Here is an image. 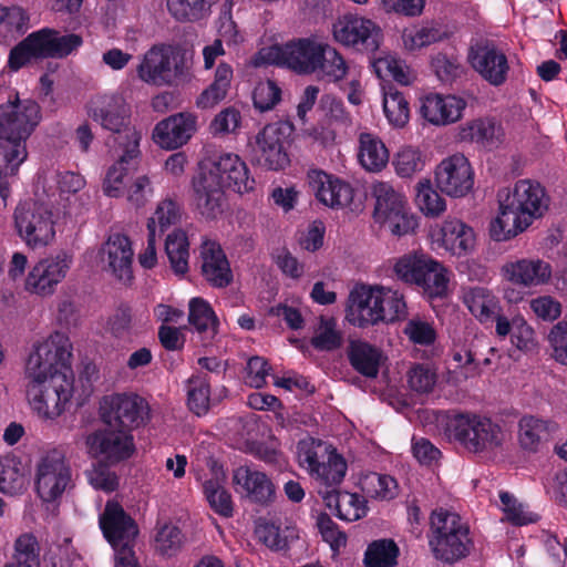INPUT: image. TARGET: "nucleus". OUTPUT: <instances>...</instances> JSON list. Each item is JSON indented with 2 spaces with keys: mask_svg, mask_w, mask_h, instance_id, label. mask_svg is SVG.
<instances>
[{
  "mask_svg": "<svg viewBox=\"0 0 567 567\" xmlns=\"http://www.w3.org/2000/svg\"><path fill=\"white\" fill-rule=\"evenodd\" d=\"M346 354L350 365L359 374L368 379H375L383 360L380 348L361 339H351L348 342Z\"/></svg>",
  "mask_w": 567,
  "mask_h": 567,
  "instance_id": "nucleus-25",
  "label": "nucleus"
},
{
  "mask_svg": "<svg viewBox=\"0 0 567 567\" xmlns=\"http://www.w3.org/2000/svg\"><path fill=\"white\" fill-rule=\"evenodd\" d=\"M71 483V468L61 451L48 452L37 466L35 488L44 502L60 497Z\"/></svg>",
  "mask_w": 567,
  "mask_h": 567,
  "instance_id": "nucleus-14",
  "label": "nucleus"
},
{
  "mask_svg": "<svg viewBox=\"0 0 567 567\" xmlns=\"http://www.w3.org/2000/svg\"><path fill=\"white\" fill-rule=\"evenodd\" d=\"M13 217L17 233L28 247L42 248L54 239L53 213L47 204L24 202L16 208Z\"/></svg>",
  "mask_w": 567,
  "mask_h": 567,
  "instance_id": "nucleus-9",
  "label": "nucleus"
},
{
  "mask_svg": "<svg viewBox=\"0 0 567 567\" xmlns=\"http://www.w3.org/2000/svg\"><path fill=\"white\" fill-rule=\"evenodd\" d=\"M468 534H433L429 545L437 560L454 564L470 553Z\"/></svg>",
  "mask_w": 567,
  "mask_h": 567,
  "instance_id": "nucleus-28",
  "label": "nucleus"
},
{
  "mask_svg": "<svg viewBox=\"0 0 567 567\" xmlns=\"http://www.w3.org/2000/svg\"><path fill=\"white\" fill-rule=\"evenodd\" d=\"M423 162L420 153L413 148H404L399 152L395 159V169L402 177H410L415 172L421 171Z\"/></svg>",
  "mask_w": 567,
  "mask_h": 567,
  "instance_id": "nucleus-60",
  "label": "nucleus"
},
{
  "mask_svg": "<svg viewBox=\"0 0 567 567\" xmlns=\"http://www.w3.org/2000/svg\"><path fill=\"white\" fill-rule=\"evenodd\" d=\"M188 322L198 333L213 339L218 332V319L207 301L194 298L189 302Z\"/></svg>",
  "mask_w": 567,
  "mask_h": 567,
  "instance_id": "nucleus-37",
  "label": "nucleus"
},
{
  "mask_svg": "<svg viewBox=\"0 0 567 567\" xmlns=\"http://www.w3.org/2000/svg\"><path fill=\"white\" fill-rule=\"evenodd\" d=\"M252 100L260 112L269 111L281 100V90L275 81L267 80L255 87Z\"/></svg>",
  "mask_w": 567,
  "mask_h": 567,
  "instance_id": "nucleus-54",
  "label": "nucleus"
},
{
  "mask_svg": "<svg viewBox=\"0 0 567 567\" xmlns=\"http://www.w3.org/2000/svg\"><path fill=\"white\" fill-rule=\"evenodd\" d=\"M90 483L96 488L105 492H113L118 486V478L107 464L99 462L87 473Z\"/></svg>",
  "mask_w": 567,
  "mask_h": 567,
  "instance_id": "nucleus-56",
  "label": "nucleus"
},
{
  "mask_svg": "<svg viewBox=\"0 0 567 567\" xmlns=\"http://www.w3.org/2000/svg\"><path fill=\"white\" fill-rule=\"evenodd\" d=\"M165 252L174 274L184 276L188 271L189 241L183 229H174L167 235Z\"/></svg>",
  "mask_w": 567,
  "mask_h": 567,
  "instance_id": "nucleus-32",
  "label": "nucleus"
},
{
  "mask_svg": "<svg viewBox=\"0 0 567 567\" xmlns=\"http://www.w3.org/2000/svg\"><path fill=\"white\" fill-rule=\"evenodd\" d=\"M442 241L453 255L467 254L475 244L474 231L461 220H446L442 227Z\"/></svg>",
  "mask_w": 567,
  "mask_h": 567,
  "instance_id": "nucleus-30",
  "label": "nucleus"
},
{
  "mask_svg": "<svg viewBox=\"0 0 567 567\" xmlns=\"http://www.w3.org/2000/svg\"><path fill=\"white\" fill-rule=\"evenodd\" d=\"M361 165L370 172H380L389 162V152L383 142L370 133H362L359 137Z\"/></svg>",
  "mask_w": 567,
  "mask_h": 567,
  "instance_id": "nucleus-31",
  "label": "nucleus"
},
{
  "mask_svg": "<svg viewBox=\"0 0 567 567\" xmlns=\"http://www.w3.org/2000/svg\"><path fill=\"white\" fill-rule=\"evenodd\" d=\"M436 187L451 197L467 195L474 185V174L468 159L454 154L443 159L435 169Z\"/></svg>",
  "mask_w": 567,
  "mask_h": 567,
  "instance_id": "nucleus-15",
  "label": "nucleus"
},
{
  "mask_svg": "<svg viewBox=\"0 0 567 567\" xmlns=\"http://www.w3.org/2000/svg\"><path fill=\"white\" fill-rule=\"evenodd\" d=\"M196 128L194 114L177 113L156 124L153 140L163 148L175 150L186 144Z\"/></svg>",
  "mask_w": 567,
  "mask_h": 567,
  "instance_id": "nucleus-18",
  "label": "nucleus"
},
{
  "mask_svg": "<svg viewBox=\"0 0 567 567\" xmlns=\"http://www.w3.org/2000/svg\"><path fill=\"white\" fill-rule=\"evenodd\" d=\"M188 399L189 410L196 415L206 414L209 410V384L203 377H193L188 381Z\"/></svg>",
  "mask_w": 567,
  "mask_h": 567,
  "instance_id": "nucleus-48",
  "label": "nucleus"
},
{
  "mask_svg": "<svg viewBox=\"0 0 567 567\" xmlns=\"http://www.w3.org/2000/svg\"><path fill=\"white\" fill-rule=\"evenodd\" d=\"M383 110L389 122L396 127H403L410 118L409 103L396 90L389 89L384 93Z\"/></svg>",
  "mask_w": 567,
  "mask_h": 567,
  "instance_id": "nucleus-44",
  "label": "nucleus"
},
{
  "mask_svg": "<svg viewBox=\"0 0 567 567\" xmlns=\"http://www.w3.org/2000/svg\"><path fill=\"white\" fill-rule=\"evenodd\" d=\"M404 333L412 342L421 346H430L436 339V331L432 324L420 319L410 320L404 328Z\"/></svg>",
  "mask_w": 567,
  "mask_h": 567,
  "instance_id": "nucleus-57",
  "label": "nucleus"
},
{
  "mask_svg": "<svg viewBox=\"0 0 567 567\" xmlns=\"http://www.w3.org/2000/svg\"><path fill=\"white\" fill-rule=\"evenodd\" d=\"M405 48L409 50L421 49L441 40V32L435 28H421L414 32H403Z\"/></svg>",
  "mask_w": 567,
  "mask_h": 567,
  "instance_id": "nucleus-59",
  "label": "nucleus"
},
{
  "mask_svg": "<svg viewBox=\"0 0 567 567\" xmlns=\"http://www.w3.org/2000/svg\"><path fill=\"white\" fill-rule=\"evenodd\" d=\"M382 224L388 225L391 233L396 236L406 235L413 231L417 226L414 216L409 214L406 205L402 207V212H395Z\"/></svg>",
  "mask_w": 567,
  "mask_h": 567,
  "instance_id": "nucleus-61",
  "label": "nucleus"
},
{
  "mask_svg": "<svg viewBox=\"0 0 567 567\" xmlns=\"http://www.w3.org/2000/svg\"><path fill=\"white\" fill-rule=\"evenodd\" d=\"M394 272L402 281L420 287L429 298H442L447 293L446 269L424 254H409L401 257Z\"/></svg>",
  "mask_w": 567,
  "mask_h": 567,
  "instance_id": "nucleus-8",
  "label": "nucleus"
},
{
  "mask_svg": "<svg viewBox=\"0 0 567 567\" xmlns=\"http://www.w3.org/2000/svg\"><path fill=\"white\" fill-rule=\"evenodd\" d=\"M219 0H167L171 14L179 21L195 22L205 19Z\"/></svg>",
  "mask_w": 567,
  "mask_h": 567,
  "instance_id": "nucleus-40",
  "label": "nucleus"
},
{
  "mask_svg": "<svg viewBox=\"0 0 567 567\" xmlns=\"http://www.w3.org/2000/svg\"><path fill=\"white\" fill-rule=\"evenodd\" d=\"M240 114L233 107L225 109L218 113L210 123V130L214 134L230 133L239 124Z\"/></svg>",
  "mask_w": 567,
  "mask_h": 567,
  "instance_id": "nucleus-63",
  "label": "nucleus"
},
{
  "mask_svg": "<svg viewBox=\"0 0 567 567\" xmlns=\"http://www.w3.org/2000/svg\"><path fill=\"white\" fill-rule=\"evenodd\" d=\"M430 524L432 532H470V525L457 513L443 507L432 512Z\"/></svg>",
  "mask_w": 567,
  "mask_h": 567,
  "instance_id": "nucleus-50",
  "label": "nucleus"
},
{
  "mask_svg": "<svg viewBox=\"0 0 567 567\" xmlns=\"http://www.w3.org/2000/svg\"><path fill=\"white\" fill-rule=\"evenodd\" d=\"M530 308L537 317L554 321L561 313V305L550 296H543L530 301Z\"/></svg>",
  "mask_w": 567,
  "mask_h": 567,
  "instance_id": "nucleus-62",
  "label": "nucleus"
},
{
  "mask_svg": "<svg viewBox=\"0 0 567 567\" xmlns=\"http://www.w3.org/2000/svg\"><path fill=\"white\" fill-rule=\"evenodd\" d=\"M100 527L102 532H138L136 522L120 503L113 501L105 504L100 516Z\"/></svg>",
  "mask_w": 567,
  "mask_h": 567,
  "instance_id": "nucleus-39",
  "label": "nucleus"
},
{
  "mask_svg": "<svg viewBox=\"0 0 567 567\" xmlns=\"http://www.w3.org/2000/svg\"><path fill=\"white\" fill-rule=\"evenodd\" d=\"M385 288L355 286L349 293L346 319L353 326L367 328L384 321Z\"/></svg>",
  "mask_w": 567,
  "mask_h": 567,
  "instance_id": "nucleus-13",
  "label": "nucleus"
},
{
  "mask_svg": "<svg viewBox=\"0 0 567 567\" xmlns=\"http://www.w3.org/2000/svg\"><path fill=\"white\" fill-rule=\"evenodd\" d=\"M436 373L424 363L414 364L408 372V382L411 390L417 393H430L434 389Z\"/></svg>",
  "mask_w": 567,
  "mask_h": 567,
  "instance_id": "nucleus-53",
  "label": "nucleus"
},
{
  "mask_svg": "<svg viewBox=\"0 0 567 567\" xmlns=\"http://www.w3.org/2000/svg\"><path fill=\"white\" fill-rule=\"evenodd\" d=\"M308 185L316 198L328 207L340 208L352 202L353 190L351 186L322 171H310L308 173Z\"/></svg>",
  "mask_w": 567,
  "mask_h": 567,
  "instance_id": "nucleus-21",
  "label": "nucleus"
},
{
  "mask_svg": "<svg viewBox=\"0 0 567 567\" xmlns=\"http://www.w3.org/2000/svg\"><path fill=\"white\" fill-rule=\"evenodd\" d=\"M202 274L214 287L224 288L233 281L229 262L220 246L214 241H206L202 246Z\"/></svg>",
  "mask_w": 567,
  "mask_h": 567,
  "instance_id": "nucleus-26",
  "label": "nucleus"
},
{
  "mask_svg": "<svg viewBox=\"0 0 567 567\" xmlns=\"http://www.w3.org/2000/svg\"><path fill=\"white\" fill-rule=\"evenodd\" d=\"M470 62L486 81L493 85H501L505 82L508 63L506 55L494 44H477L471 49Z\"/></svg>",
  "mask_w": 567,
  "mask_h": 567,
  "instance_id": "nucleus-23",
  "label": "nucleus"
},
{
  "mask_svg": "<svg viewBox=\"0 0 567 567\" xmlns=\"http://www.w3.org/2000/svg\"><path fill=\"white\" fill-rule=\"evenodd\" d=\"M497 200L499 214L489 225V235L496 241L514 238L549 208L545 188L529 179L518 181L513 188L499 189Z\"/></svg>",
  "mask_w": 567,
  "mask_h": 567,
  "instance_id": "nucleus-4",
  "label": "nucleus"
},
{
  "mask_svg": "<svg viewBox=\"0 0 567 567\" xmlns=\"http://www.w3.org/2000/svg\"><path fill=\"white\" fill-rule=\"evenodd\" d=\"M556 425L549 421L525 415L518 423V441L523 450L528 452H537L544 442L550 437V433Z\"/></svg>",
  "mask_w": 567,
  "mask_h": 567,
  "instance_id": "nucleus-29",
  "label": "nucleus"
},
{
  "mask_svg": "<svg viewBox=\"0 0 567 567\" xmlns=\"http://www.w3.org/2000/svg\"><path fill=\"white\" fill-rule=\"evenodd\" d=\"M375 197L374 218L383 223L395 212H402L406 205L404 197L388 183H378L373 186Z\"/></svg>",
  "mask_w": 567,
  "mask_h": 567,
  "instance_id": "nucleus-34",
  "label": "nucleus"
},
{
  "mask_svg": "<svg viewBox=\"0 0 567 567\" xmlns=\"http://www.w3.org/2000/svg\"><path fill=\"white\" fill-rule=\"evenodd\" d=\"M115 551L114 567H140L134 553L138 534H103Z\"/></svg>",
  "mask_w": 567,
  "mask_h": 567,
  "instance_id": "nucleus-42",
  "label": "nucleus"
},
{
  "mask_svg": "<svg viewBox=\"0 0 567 567\" xmlns=\"http://www.w3.org/2000/svg\"><path fill=\"white\" fill-rule=\"evenodd\" d=\"M316 65V74L319 79L328 82H338L342 80L347 72L348 65L339 52L329 44L321 45Z\"/></svg>",
  "mask_w": 567,
  "mask_h": 567,
  "instance_id": "nucleus-33",
  "label": "nucleus"
},
{
  "mask_svg": "<svg viewBox=\"0 0 567 567\" xmlns=\"http://www.w3.org/2000/svg\"><path fill=\"white\" fill-rule=\"evenodd\" d=\"M132 309L127 305H120L115 313L110 318L109 324L111 331L116 337H122L130 331L132 327Z\"/></svg>",
  "mask_w": 567,
  "mask_h": 567,
  "instance_id": "nucleus-64",
  "label": "nucleus"
},
{
  "mask_svg": "<svg viewBox=\"0 0 567 567\" xmlns=\"http://www.w3.org/2000/svg\"><path fill=\"white\" fill-rule=\"evenodd\" d=\"M466 102L455 95L430 94L421 105L422 116L432 124L446 125L458 121Z\"/></svg>",
  "mask_w": 567,
  "mask_h": 567,
  "instance_id": "nucleus-24",
  "label": "nucleus"
},
{
  "mask_svg": "<svg viewBox=\"0 0 567 567\" xmlns=\"http://www.w3.org/2000/svg\"><path fill=\"white\" fill-rule=\"evenodd\" d=\"M140 78L155 85H178L188 80L186 51L181 47L154 45L138 66Z\"/></svg>",
  "mask_w": 567,
  "mask_h": 567,
  "instance_id": "nucleus-7",
  "label": "nucleus"
},
{
  "mask_svg": "<svg viewBox=\"0 0 567 567\" xmlns=\"http://www.w3.org/2000/svg\"><path fill=\"white\" fill-rule=\"evenodd\" d=\"M18 567H40L39 543L34 534H20L14 544Z\"/></svg>",
  "mask_w": 567,
  "mask_h": 567,
  "instance_id": "nucleus-49",
  "label": "nucleus"
},
{
  "mask_svg": "<svg viewBox=\"0 0 567 567\" xmlns=\"http://www.w3.org/2000/svg\"><path fill=\"white\" fill-rule=\"evenodd\" d=\"M100 414L106 426L131 433L133 429L144 424L148 415V405L137 394H114L103 399Z\"/></svg>",
  "mask_w": 567,
  "mask_h": 567,
  "instance_id": "nucleus-11",
  "label": "nucleus"
},
{
  "mask_svg": "<svg viewBox=\"0 0 567 567\" xmlns=\"http://www.w3.org/2000/svg\"><path fill=\"white\" fill-rule=\"evenodd\" d=\"M446 431L468 452H491L502 446L504 432L487 417L457 413L449 417Z\"/></svg>",
  "mask_w": 567,
  "mask_h": 567,
  "instance_id": "nucleus-6",
  "label": "nucleus"
},
{
  "mask_svg": "<svg viewBox=\"0 0 567 567\" xmlns=\"http://www.w3.org/2000/svg\"><path fill=\"white\" fill-rule=\"evenodd\" d=\"M298 449L300 464H307L311 475L336 452L331 444L315 439L309 442H300Z\"/></svg>",
  "mask_w": 567,
  "mask_h": 567,
  "instance_id": "nucleus-41",
  "label": "nucleus"
},
{
  "mask_svg": "<svg viewBox=\"0 0 567 567\" xmlns=\"http://www.w3.org/2000/svg\"><path fill=\"white\" fill-rule=\"evenodd\" d=\"M90 116L113 134V144L121 150L118 159L109 168L104 179L106 195L117 197L124 178L138 168L141 133L132 125L131 107L121 94L103 95L92 101Z\"/></svg>",
  "mask_w": 567,
  "mask_h": 567,
  "instance_id": "nucleus-2",
  "label": "nucleus"
},
{
  "mask_svg": "<svg viewBox=\"0 0 567 567\" xmlns=\"http://www.w3.org/2000/svg\"><path fill=\"white\" fill-rule=\"evenodd\" d=\"M415 202L426 216L437 217L445 210V200L432 188L429 179L417 184Z\"/></svg>",
  "mask_w": 567,
  "mask_h": 567,
  "instance_id": "nucleus-47",
  "label": "nucleus"
},
{
  "mask_svg": "<svg viewBox=\"0 0 567 567\" xmlns=\"http://www.w3.org/2000/svg\"><path fill=\"white\" fill-rule=\"evenodd\" d=\"M333 34L337 41L367 52L373 53L380 47V28L361 17L346 14L333 25Z\"/></svg>",
  "mask_w": 567,
  "mask_h": 567,
  "instance_id": "nucleus-16",
  "label": "nucleus"
},
{
  "mask_svg": "<svg viewBox=\"0 0 567 567\" xmlns=\"http://www.w3.org/2000/svg\"><path fill=\"white\" fill-rule=\"evenodd\" d=\"M102 260L107 262L113 276L124 285L133 281V249L127 236L113 234L101 249Z\"/></svg>",
  "mask_w": 567,
  "mask_h": 567,
  "instance_id": "nucleus-19",
  "label": "nucleus"
},
{
  "mask_svg": "<svg viewBox=\"0 0 567 567\" xmlns=\"http://www.w3.org/2000/svg\"><path fill=\"white\" fill-rule=\"evenodd\" d=\"M342 344V336L336 329L333 318L320 317V323L311 339V346L320 351H333Z\"/></svg>",
  "mask_w": 567,
  "mask_h": 567,
  "instance_id": "nucleus-45",
  "label": "nucleus"
},
{
  "mask_svg": "<svg viewBox=\"0 0 567 567\" xmlns=\"http://www.w3.org/2000/svg\"><path fill=\"white\" fill-rule=\"evenodd\" d=\"M465 301L472 315L484 322L496 315L495 298L484 288H475L466 296Z\"/></svg>",
  "mask_w": 567,
  "mask_h": 567,
  "instance_id": "nucleus-46",
  "label": "nucleus"
},
{
  "mask_svg": "<svg viewBox=\"0 0 567 567\" xmlns=\"http://www.w3.org/2000/svg\"><path fill=\"white\" fill-rule=\"evenodd\" d=\"M548 339L553 347L551 357L557 362L567 365V320L556 323L551 328Z\"/></svg>",
  "mask_w": 567,
  "mask_h": 567,
  "instance_id": "nucleus-58",
  "label": "nucleus"
},
{
  "mask_svg": "<svg viewBox=\"0 0 567 567\" xmlns=\"http://www.w3.org/2000/svg\"><path fill=\"white\" fill-rule=\"evenodd\" d=\"M86 445L95 454L103 455L109 462L117 463L128 458L134 452L133 436L122 429L106 426L86 437Z\"/></svg>",
  "mask_w": 567,
  "mask_h": 567,
  "instance_id": "nucleus-17",
  "label": "nucleus"
},
{
  "mask_svg": "<svg viewBox=\"0 0 567 567\" xmlns=\"http://www.w3.org/2000/svg\"><path fill=\"white\" fill-rule=\"evenodd\" d=\"M233 483L241 487L243 495L252 504L267 507L277 498L272 481L264 472L251 471L248 466L234 471Z\"/></svg>",
  "mask_w": 567,
  "mask_h": 567,
  "instance_id": "nucleus-22",
  "label": "nucleus"
},
{
  "mask_svg": "<svg viewBox=\"0 0 567 567\" xmlns=\"http://www.w3.org/2000/svg\"><path fill=\"white\" fill-rule=\"evenodd\" d=\"M194 202L207 219H215L224 212L225 188L239 194L254 189L255 179L238 155L224 153L206 156L199 163V174L193 178Z\"/></svg>",
  "mask_w": 567,
  "mask_h": 567,
  "instance_id": "nucleus-3",
  "label": "nucleus"
},
{
  "mask_svg": "<svg viewBox=\"0 0 567 567\" xmlns=\"http://www.w3.org/2000/svg\"><path fill=\"white\" fill-rule=\"evenodd\" d=\"M290 131L291 126L284 122L266 125L250 144L252 163L272 171L285 168L289 164L285 142Z\"/></svg>",
  "mask_w": 567,
  "mask_h": 567,
  "instance_id": "nucleus-12",
  "label": "nucleus"
},
{
  "mask_svg": "<svg viewBox=\"0 0 567 567\" xmlns=\"http://www.w3.org/2000/svg\"><path fill=\"white\" fill-rule=\"evenodd\" d=\"M214 477L204 483V493L210 507L218 514L229 517L233 515L230 494L225 489L226 475L221 467L214 471Z\"/></svg>",
  "mask_w": 567,
  "mask_h": 567,
  "instance_id": "nucleus-36",
  "label": "nucleus"
},
{
  "mask_svg": "<svg viewBox=\"0 0 567 567\" xmlns=\"http://www.w3.org/2000/svg\"><path fill=\"white\" fill-rule=\"evenodd\" d=\"M181 206L172 198L163 199L150 219H155V230L161 237L167 228L176 225L181 219Z\"/></svg>",
  "mask_w": 567,
  "mask_h": 567,
  "instance_id": "nucleus-51",
  "label": "nucleus"
},
{
  "mask_svg": "<svg viewBox=\"0 0 567 567\" xmlns=\"http://www.w3.org/2000/svg\"><path fill=\"white\" fill-rule=\"evenodd\" d=\"M322 43L298 39L285 45H272L258 52L256 65L275 63L287 65L300 74H313Z\"/></svg>",
  "mask_w": 567,
  "mask_h": 567,
  "instance_id": "nucleus-10",
  "label": "nucleus"
},
{
  "mask_svg": "<svg viewBox=\"0 0 567 567\" xmlns=\"http://www.w3.org/2000/svg\"><path fill=\"white\" fill-rule=\"evenodd\" d=\"M460 140L476 143L483 147H495L499 143V128L489 120H476L460 131Z\"/></svg>",
  "mask_w": 567,
  "mask_h": 567,
  "instance_id": "nucleus-38",
  "label": "nucleus"
},
{
  "mask_svg": "<svg viewBox=\"0 0 567 567\" xmlns=\"http://www.w3.org/2000/svg\"><path fill=\"white\" fill-rule=\"evenodd\" d=\"M432 68L443 83H452L463 73V69L456 59H451L442 53L432 59Z\"/></svg>",
  "mask_w": 567,
  "mask_h": 567,
  "instance_id": "nucleus-55",
  "label": "nucleus"
},
{
  "mask_svg": "<svg viewBox=\"0 0 567 567\" xmlns=\"http://www.w3.org/2000/svg\"><path fill=\"white\" fill-rule=\"evenodd\" d=\"M399 556L398 544L391 538H382L368 545L363 564L365 567H395Z\"/></svg>",
  "mask_w": 567,
  "mask_h": 567,
  "instance_id": "nucleus-35",
  "label": "nucleus"
},
{
  "mask_svg": "<svg viewBox=\"0 0 567 567\" xmlns=\"http://www.w3.org/2000/svg\"><path fill=\"white\" fill-rule=\"evenodd\" d=\"M508 280L526 287L546 284L551 277L548 262L540 259H520L504 266Z\"/></svg>",
  "mask_w": 567,
  "mask_h": 567,
  "instance_id": "nucleus-27",
  "label": "nucleus"
},
{
  "mask_svg": "<svg viewBox=\"0 0 567 567\" xmlns=\"http://www.w3.org/2000/svg\"><path fill=\"white\" fill-rule=\"evenodd\" d=\"M499 499L502 503V509L505 514V519L515 527L536 523L540 518L537 513L525 509L523 504L508 492H502L499 494Z\"/></svg>",
  "mask_w": 567,
  "mask_h": 567,
  "instance_id": "nucleus-43",
  "label": "nucleus"
},
{
  "mask_svg": "<svg viewBox=\"0 0 567 567\" xmlns=\"http://www.w3.org/2000/svg\"><path fill=\"white\" fill-rule=\"evenodd\" d=\"M70 262L71 257L65 252L58 255L54 259L39 261L25 279V289L39 295L51 293L53 286L65 277Z\"/></svg>",
  "mask_w": 567,
  "mask_h": 567,
  "instance_id": "nucleus-20",
  "label": "nucleus"
},
{
  "mask_svg": "<svg viewBox=\"0 0 567 567\" xmlns=\"http://www.w3.org/2000/svg\"><path fill=\"white\" fill-rule=\"evenodd\" d=\"M347 472V463L344 458L337 452L332 455L315 472L317 478L328 486L339 485Z\"/></svg>",
  "mask_w": 567,
  "mask_h": 567,
  "instance_id": "nucleus-52",
  "label": "nucleus"
},
{
  "mask_svg": "<svg viewBox=\"0 0 567 567\" xmlns=\"http://www.w3.org/2000/svg\"><path fill=\"white\" fill-rule=\"evenodd\" d=\"M82 43L83 39L79 34L44 28L30 33L11 49L8 65L11 70L18 71L32 59H63Z\"/></svg>",
  "mask_w": 567,
  "mask_h": 567,
  "instance_id": "nucleus-5",
  "label": "nucleus"
},
{
  "mask_svg": "<svg viewBox=\"0 0 567 567\" xmlns=\"http://www.w3.org/2000/svg\"><path fill=\"white\" fill-rule=\"evenodd\" d=\"M71 352L66 344L50 339L35 348L25 365L31 380L27 395L33 410L45 419L59 416L70 399Z\"/></svg>",
  "mask_w": 567,
  "mask_h": 567,
  "instance_id": "nucleus-1",
  "label": "nucleus"
}]
</instances>
